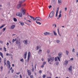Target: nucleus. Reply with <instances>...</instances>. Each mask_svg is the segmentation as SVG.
Here are the masks:
<instances>
[{
	"mask_svg": "<svg viewBox=\"0 0 78 78\" xmlns=\"http://www.w3.org/2000/svg\"><path fill=\"white\" fill-rule=\"evenodd\" d=\"M44 67V65L43 64L41 66V68H43Z\"/></svg>",
	"mask_w": 78,
	"mask_h": 78,
	"instance_id": "44",
	"label": "nucleus"
},
{
	"mask_svg": "<svg viewBox=\"0 0 78 78\" xmlns=\"http://www.w3.org/2000/svg\"><path fill=\"white\" fill-rule=\"evenodd\" d=\"M16 74H17V75H19V74H20V72H19L18 73H16Z\"/></svg>",
	"mask_w": 78,
	"mask_h": 78,
	"instance_id": "43",
	"label": "nucleus"
},
{
	"mask_svg": "<svg viewBox=\"0 0 78 78\" xmlns=\"http://www.w3.org/2000/svg\"><path fill=\"white\" fill-rule=\"evenodd\" d=\"M67 64H68V61L67 60H65L64 63V65H66V66H67Z\"/></svg>",
	"mask_w": 78,
	"mask_h": 78,
	"instance_id": "14",
	"label": "nucleus"
},
{
	"mask_svg": "<svg viewBox=\"0 0 78 78\" xmlns=\"http://www.w3.org/2000/svg\"><path fill=\"white\" fill-rule=\"evenodd\" d=\"M27 21L28 22H30V23L31 22V21L30 20H27Z\"/></svg>",
	"mask_w": 78,
	"mask_h": 78,
	"instance_id": "56",
	"label": "nucleus"
},
{
	"mask_svg": "<svg viewBox=\"0 0 78 78\" xmlns=\"http://www.w3.org/2000/svg\"><path fill=\"white\" fill-rule=\"evenodd\" d=\"M47 78H51V77H47Z\"/></svg>",
	"mask_w": 78,
	"mask_h": 78,
	"instance_id": "64",
	"label": "nucleus"
},
{
	"mask_svg": "<svg viewBox=\"0 0 78 78\" xmlns=\"http://www.w3.org/2000/svg\"><path fill=\"white\" fill-rule=\"evenodd\" d=\"M20 61H21V62H23L24 61H23V58H22L21 60Z\"/></svg>",
	"mask_w": 78,
	"mask_h": 78,
	"instance_id": "41",
	"label": "nucleus"
},
{
	"mask_svg": "<svg viewBox=\"0 0 78 78\" xmlns=\"http://www.w3.org/2000/svg\"><path fill=\"white\" fill-rule=\"evenodd\" d=\"M46 63H47V62H43V64L44 65H45V64H46Z\"/></svg>",
	"mask_w": 78,
	"mask_h": 78,
	"instance_id": "30",
	"label": "nucleus"
},
{
	"mask_svg": "<svg viewBox=\"0 0 78 78\" xmlns=\"http://www.w3.org/2000/svg\"><path fill=\"white\" fill-rule=\"evenodd\" d=\"M5 25L3 24L2 25V26H1V27H0V29H2V28H3V27L5 26Z\"/></svg>",
	"mask_w": 78,
	"mask_h": 78,
	"instance_id": "23",
	"label": "nucleus"
},
{
	"mask_svg": "<svg viewBox=\"0 0 78 78\" xmlns=\"http://www.w3.org/2000/svg\"><path fill=\"white\" fill-rule=\"evenodd\" d=\"M35 20L41 21L42 20V19L40 17H36L35 19Z\"/></svg>",
	"mask_w": 78,
	"mask_h": 78,
	"instance_id": "7",
	"label": "nucleus"
},
{
	"mask_svg": "<svg viewBox=\"0 0 78 78\" xmlns=\"http://www.w3.org/2000/svg\"><path fill=\"white\" fill-rule=\"evenodd\" d=\"M39 73H42V71L40 70L39 71Z\"/></svg>",
	"mask_w": 78,
	"mask_h": 78,
	"instance_id": "52",
	"label": "nucleus"
},
{
	"mask_svg": "<svg viewBox=\"0 0 78 78\" xmlns=\"http://www.w3.org/2000/svg\"><path fill=\"white\" fill-rule=\"evenodd\" d=\"M54 32V34L55 36H56L57 35V34H56V32H55V31H53Z\"/></svg>",
	"mask_w": 78,
	"mask_h": 78,
	"instance_id": "26",
	"label": "nucleus"
},
{
	"mask_svg": "<svg viewBox=\"0 0 78 78\" xmlns=\"http://www.w3.org/2000/svg\"><path fill=\"white\" fill-rule=\"evenodd\" d=\"M30 16V17L31 19L30 20H32V21H33V20H34V21H35V19H34V17L30 16Z\"/></svg>",
	"mask_w": 78,
	"mask_h": 78,
	"instance_id": "12",
	"label": "nucleus"
},
{
	"mask_svg": "<svg viewBox=\"0 0 78 78\" xmlns=\"http://www.w3.org/2000/svg\"><path fill=\"white\" fill-rule=\"evenodd\" d=\"M51 5H50L49 6H48V8H49V9H50L51 8Z\"/></svg>",
	"mask_w": 78,
	"mask_h": 78,
	"instance_id": "49",
	"label": "nucleus"
},
{
	"mask_svg": "<svg viewBox=\"0 0 78 78\" xmlns=\"http://www.w3.org/2000/svg\"><path fill=\"white\" fill-rule=\"evenodd\" d=\"M44 35H47V34L50 35V33L49 32H46L44 33Z\"/></svg>",
	"mask_w": 78,
	"mask_h": 78,
	"instance_id": "13",
	"label": "nucleus"
},
{
	"mask_svg": "<svg viewBox=\"0 0 78 78\" xmlns=\"http://www.w3.org/2000/svg\"><path fill=\"white\" fill-rule=\"evenodd\" d=\"M30 78H33V75H31L30 76Z\"/></svg>",
	"mask_w": 78,
	"mask_h": 78,
	"instance_id": "37",
	"label": "nucleus"
},
{
	"mask_svg": "<svg viewBox=\"0 0 78 78\" xmlns=\"http://www.w3.org/2000/svg\"><path fill=\"white\" fill-rule=\"evenodd\" d=\"M3 48H4V50H4L5 51H6V48H5V47H4Z\"/></svg>",
	"mask_w": 78,
	"mask_h": 78,
	"instance_id": "29",
	"label": "nucleus"
},
{
	"mask_svg": "<svg viewBox=\"0 0 78 78\" xmlns=\"http://www.w3.org/2000/svg\"><path fill=\"white\" fill-rule=\"evenodd\" d=\"M55 61H58V59H57V58L56 57L55 58Z\"/></svg>",
	"mask_w": 78,
	"mask_h": 78,
	"instance_id": "34",
	"label": "nucleus"
},
{
	"mask_svg": "<svg viewBox=\"0 0 78 78\" xmlns=\"http://www.w3.org/2000/svg\"><path fill=\"white\" fill-rule=\"evenodd\" d=\"M4 62V66H5L6 64V62Z\"/></svg>",
	"mask_w": 78,
	"mask_h": 78,
	"instance_id": "51",
	"label": "nucleus"
},
{
	"mask_svg": "<svg viewBox=\"0 0 78 78\" xmlns=\"http://www.w3.org/2000/svg\"><path fill=\"white\" fill-rule=\"evenodd\" d=\"M23 43L25 45H27L28 44V42H27V40H24L23 41Z\"/></svg>",
	"mask_w": 78,
	"mask_h": 78,
	"instance_id": "15",
	"label": "nucleus"
},
{
	"mask_svg": "<svg viewBox=\"0 0 78 78\" xmlns=\"http://www.w3.org/2000/svg\"><path fill=\"white\" fill-rule=\"evenodd\" d=\"M9 53H7L6 54V56H9Z\"/></svg>",
	"mask_w": 78,
	"mask_h": 78,
	"instance_id": "50",
	"label": "nucleus"
},
{
	"mask_svg": "<svg viewBox=\"0 0 78 78\" xmlns=\"http://www.w3.org/2000/svg\"><path fill=\"white\" fill-rule=\"evenodd\" d=\"M13 20L14 22H17V19L15 18H13Z\"/></svg>",
	"mask_w": 78,
	"mask_h": 78,
	"instance_id": "25",
	"label": "nucleus"
},
{
	"mask_svg": "<svg viewBox=\"0 0 78 78\" xmlns=\"http://www.w3.org/2000/svg\"><path fill=\"white\" fill-rule=\"evenodd\" d=\"M67 8L66 7V8H65V11H67Z\"/></svg>",
	"mask_w": 78,
	"mask_h": 78,
	"instance_id": "55",
	"label": "nucleus"
},
{
	"mask_svg": "<svg viewBox=\"0 0 78 78\" xmlns=\"http://www.w3.org/2000/svg\"><path fill=\"white\" fill-rule=\"evenodd\" d=\"M62 1L61 0H58V3L60 5V4L61 3Z\"/></svg>",
	"mask_w": 78,
	"mask_h": 78,
	"instance_id": "21",
	"label": "nucleus"
},
{
	"mask_svg": "<svg viewBox=\"0 0 78 78\" xmlns=\"http://www.w3.org/2000/svg\"><path fill=\"white\" fill-rule=\"evenodd\" d=\"M15 27H16V26L15 25H13L11 27V29H14V28H15Z\"/></svg>",
	"mask_w": 78,
	"mask_h": 78,
	"instance_id": "19",
	"label": "nucleus"
},
{
	"mask_svg": "<svg viewBox=\"0 0 78 78\" xmlns=\"http://www.w3.org/2000/svg\"><path fill=\"white\" fill-rule=\"evenodd\" d=\"M46 77V75L44 74L43 76V78H45Z\"/></svg>",
	"mask_w": 78,
	"mask_h": 78,
	"instance_id": "28",
	"label": "nucleus"
},
{
	"mask_svg": "<svg viewBox=\"0 0 78 78\" xmlns=\"http://www.w3.org/2000/svg\"><path fill=\"white\" fill-rule=\"evenodd\" d=\"M3 66H1L0 67V69H1V70H2L3 69Z\"/></svg>",
	"mask_w": 78,
	"mask_h": 78,
	"instance_id": "54",
	"label": "nucleus"
},
{
	"mask_svg": "<svg viewBox=\"0 0 78 78\" xmlns=\"http://www.w3.org/2000/svg\"><path fill=\"white\" fill-rule=\"evenodd\" d=\"M13 72H14V70L12 69V73H13Z\"/></svg>",
	"mask_w": 78,
	"mask_h": 78,
	"instance_id": "61",
	"label": "nucleus"
},
{
	"mask_svg": "<svg viewBox=\"0 0 78 78\" xmlns=\"http://www.w3.org/2000/svg\"><path fill=\"white\" fill-rule=\"evenodd\" d=\"M41 51H42V50L41 49H40L39 50V51H38V53H40V54L41 52Z\"/></svg>",
	"mask_w": 78,
	"mask_h": 78,
	"instance_id": "35",
	"label": "nucleus"
},
{
	"mask_svg": "<svg viewBox=\"0 0 78 78\" xmlns=\"http://www.w3.org/2000/svg\"><path fill=\"white\" fill-rule=\"evenodd\" d=\"M20 78H22V75H21V74H20Z\"/></svg>",
	"mask_w": 78,
	"mask_h": 78,
	"instance_id": "53",
	"label": "nucleus"
},
{
	"mask_svg": "<svg viewBox=\"0 0 78 78\" xmlns=\"http://www.w3.org/2000/svg\"><path fill=\"white\" fill-rule=\"evenodd\" d=\"M58 11L57 10L56 12V13L55 14V16L56 17H57L58 16Z\"/></svg>",
	"mask_w": 78,
	"mask_h": 78,
	"instance_id": "22",
	"label": "nucleus"
},
{
	"mask_svg": "<svg viewBox=\"0 0 78 78\" xmlns=\"http://www.w3.org/2000/svg\"><path fill=\"white\" fill-rule=\"evenodd\" d=\"M5 30H6V27H5V28H3V29H2L3 32H4V31H5Z\"/></svg>",
	"mask_w": 78,
	"mask_h": 78,
	"instance_id": "27",
	"label": "nucleus"
},
{
	"mask_svg": "<svg viewBox=\"0 0 78 78\" xmlns=\"http://www.w3.org/2000/svg\"><path fill=\"white\" fill-rule=\"evenodd\" d=\"M47 53H50V50H47Z\"/></svg>",
	"mask_w": 78,
	"mask_h": 78,
	"instance_id": "38",
	"label": "nucleus"
},
{
	"mask_svg": "<svg viewBox=\"0 0 78 78\" xmlns=\"http://www.w3.org/2000/svg\"><path fill=\"white\" fill-rule=\"evenodd\" d=\"M22 7H25V4H23V5H22Z\"/></svg>",
	"mask_w": 78,
	"mask_h": 78,
	"instance_id": "42",
	"label": "nucleus"
},
{
	"mask_svg": "<svg viewBox=\"0 0 78 78\" xmlns=\"http://www.w3.org/2000/svg\"><path fill=\"white\" fill-rule=\"evenodd\" d=\"M12 67H14V64H12Z\"/></svg>",
	"mask_w": 78,
	"mask_h": 78,
	"instance_id": "63",
	"label": "nucleus"
},
{
	"mask_svg": "<svg viewBox=\"0 0 78 78\" xmlns=\"http://www.w3.org/2000/svg\"><path fill=\"white\" fill-rule=\"evenodd\" d=\"M72 51V52H75V49L74 48H73V49Z\"/></svg>",
	"mask_w": 78,
	"mask_h": 78,
	"instance_id": "45",
	"label": "nucleus"
},
{
	"mask_svg": "<svg viewBox=\"0 0 78 78\" xmlns=\"http://www.w3.org/2000/svg\"><path fill=\"white\" fill-rule=\"evenodd\" d=\"M58 33H59V30L58 29H57Z\"/></svg>",
	"mask_w": 78,
	"mask_h": 78,
	"instance_id": "60",
	"label": "nucleus"
},
{
	"mask_svg": "<svg viewBox=\"0 0 78 78\" xmlns=\"http://www.w3.org/2000/svg\"><path fill=\"white\" fill-rule=\"evenodd\" d=\"M36 48H37V50H39V46H37L36 47Z\"/></svg>",
	"mask_w": 78,
	"mask_h": 78,
	"instance_id": "40",
	"label": "nucleus"
},
{
	"mask_svg": "<svg viewBox=\"0 0 78 78\" xmlns=\"http://www.w3.org/2000/svg\"><path fill=\"white\" fill-rule=\"evenodd\" d=\"M27 52L26 51L24 55V59H26V58H27Z\"/></svg>",
	"mask_w": 78,
	"mask_h": 78,
	"instance_id": "10",
	"label": "nucleus"
},
{
	"mask_svg": "<svg viewBox=\"0 0 78 78\" xmlns=\"http://www.w3.org/2000/svg\"><path fill=\"white\" fill-rule=\"evenodd\" d=\"M20 23H21V25L23 26L24 25L23 23V22H21Z\"/></svg>",
	"mask_w": 78,
	"mask_h": 78,
	"instance_id": "36",
	"label": "nucleus"
},
{
	"mask_svg": "<svg viewBox=\"0 0 78 78\" xmlns=\"http://www.w3.org/2000/svg\"><path fill=\"white\" fill-rule=\"evenodd\" d=\"M21 11H22V13H23V14L25 15V12H26V10L22 9L21 10Z\"/></svg>",
	"mask_w": 78,
	"mask_h": 78,
	"instance_id": "8",
	"label": "nucleus"
},
{
	"mask_svg": "<svg viewBox=\"0 0 78 78\" xmlns=\"http://www.w3.org/2000/svg\"><path fill=\"white\" fill-rule=\"evenodd\" d=\"M0 56H1L2 58H3V53L0 51Z\"/></svg>",
	"mask_w": 78,
	"mask_h": 78,
	"instance_id": "18",
	"label": "nucleus"
},
{
	"mask_svg": "<svg viewBox=\"0 0 78 78\" xmlns=\"http://www.w3.org/2000/svg\"><path fill=\"white\" fill-rule=\"evenodd\" d=\"M0 43H1V44H3V41H0Z\"/></svg>",
	"mask_w": 78,
	"mask_h": 78,
	"instance_id": "58",
	"label": "nucleus"
},
{
	"mask_svg": "<svg viewBox=\"0 0 78 78\" xmlns=\"http://www.w3.org/2000/svg\"><path fill=\"white\" fill-rule=\"evenodd\" d=\"M27 72H28V73L29 76H30V75H31V71H30V70H27Z\"/></svg>",
	"mask_w": 78,
	"mask_h": 78,
	"instance_id": "9",
	"label": "nucleus"
},
{
	"mask_svg": "<svg viewBox=\"0 0 78 78\" xmlns=\"http://www.w3.org/2000/svg\"><path fill=\"white\" fill-rule=\"evenodd\" d=\"M31 55V53L30 52H29L27 56V62H29V61H30V55Z\"/></svg>",
	"mask_w": 78,
	"mask_h": 78,
	"instance_id": "6",
	"label": "nucleus"
},
{
	"mask_svg": "<svg viewBox=\"0 0 78 78\" xmlns=\"http://www.w3.org/2000/svg\"><path fill=\"white\" fill-rule=\"evenodd\" d=\"M6 66H8V67L9 66V69H10V68H11V65H10V62H9V61H7Z\"/></svg>",
	"mask_w": 78,
	"mask_h": 78,
	"instance_id": "4",
	"label": "nucleus"
},
{
	"mask_svg": "<svg viewBox=\"0 0 78 78\" xmlns=\"http://www.w3.org/2000/svg\"><path fill=\"white\" fill-rule=\"evenodd\" d=\"M61 12H62L61 11H59V14H61Z\"/></svg>",
	"mask_w": 78,
	"mask_h": 78,
	"instance_id": "57",
	"label": "nucleus"
},
{
	"mask_svg": "<svg viewBox=\"0 0 78 78\" xmlns=\"http://www.w3.org/2000/svg\"><path fill=\"white\" fill-rule=\"evenodd\" d=\"M72 66H70V67L69 68L68 70H69L70 72H72Z\"/></svg>",
	"mask_w": 78,
	"mask_h": 78,
	"instance_id": "16",
	"label": "nucleus"
},
{
	"mask_svg": "<svg viewBox=\"0 0 78 78\" xmlns=\"http://www.w3.org/2000/svg\"><path fill=\"white\" fill-rule=\"evenodd\" d=\"M36 22L37 24H39V25H41V23L40 22H37V21H36Z\"/></svg>",
	"mask_w": 78,
	"mask_h": 78,
	"instance_id": "20",
	"label": "nucleus"
},
{
	"mask_svg": "<svg viewBox=\"0 0 78 78\" xmlns=\"http://www.w3.org/2000/svg\"><path fill=\"white\" fill-rule=\"evenodd\" d=\"M66 53L68 55V54H69V51H66Z\"/></svg>",
	"mask_w": 78,
	"mask_h": 78,
	"instance_id": "33",
	"label": "nucleus"
},
{
	"mask_svg": "<svg viewBox=\"0 0 78 78\" xmlns=\"http://www.w3.org/2000/svg\"><path fill=\"white\" fill-rule=\"evenodd\" d=\"M57 58L58 59V61H60V58L58 56L57 57Z\"/></svg>",
	"mask_w": 78,
	"mask_h": 78,
	"instance_id": "31",
	"label": "nucleus"
},
{
	"mask_svg": "<svg viewBox=\"0 0 78 78\" xmlns=\"http://www.w3.org/2000/svg\"><path fill=\"white\" fill-rule=\"evenodd\" d=\"M9 56H12V55L11 54H9Z\"/></svg>",
	"mask_w": 78,
	"mask_h": 78,
	"instance_id": "59",
	"label": "nucleus"
},
{
	"mask_svg": "<svg viewBox=\"0 0 78 78\" xmlns=\"http://www.w3.org/2000/svg\"><path fill=\"white\" fill-rule=\"evenodd\" d=\"M16 44H19V45L20 46V42H19V41L18 40H17L16 41Z\"/></svg>",
	"mask_w": 78,
	"mask_h": 78,
	"instance_id": "17",
	"label": "nucleus"
},
{
	"mask_svg": "<svg viewBox=\"0 0 78 78\" xmlns=\"http://www.w3.org/2000/svg\"><path fill=\"white\" fill-rule=\"evenodd\" d=\"M21 5H22V2L20 1L19 2V4H18L16 6V8L18 9L20 8V7L21 6Z\"/></svg>",
	"mask_w": 78,
	"mask_h": 78,
	"instance_id": "5",
	"label": "nucleus"
},
{
	"mask_svg": "<svg viewBox=\"0 0 78 78\" xmlns=\"http://www.w3.org/2000/svg\"><path fill=\"white\" fill-rule=\"evenodd\" d=\"M62 52H60L58 53V56L59 58L62 57Z\"/></svg>",
	"mask_w": 78,
	"mask_h": 78,
	"instance_id": "11",
	"label": "nucleus"
},
{
	"mask_svg": "<svg viewBox=\"0 0 78 78\" xmlns=\"http://www.w3.org/2000/svg\"><path fill=\"white\" fill-rule=\"evenodd\" d=\"M55 27V28L56 27V24H54Z\"/></svg>",
	"mask_w": 78,
	"mask_h": 78,
	"instance_id": "62",
	"label": "nucleus"
},
{
	"mask_svg": "<svg viewBox=\"0 0 78 78\" xmlns=\"http://www.w3.org/2000/svg\"><path fill=\"white\" fill-rule=\"evenodd\" d=\"M53 16H54V11H52L51 12L49 16L50 18H52L53 17Z\"/></svg>",
	"mask_w": 78,
	"mask_h": 78,
	"instance_id": "2",
	"label": "nucleus"
},
{
	"mask_svg": "<svg viewBox=\"0 0 78 78\" xmlns=\"http://www.w3.org/2000/svg\"><path fill=\"white\" fill-rule=\"evenodd\" d=\"M14 78H20L19 77L17 76H15L14 77Z\"/></svg>",
	"mask_w": 78,
	"mask_h": 78,
	"instance_id": "32",
	"label": "nucleus"
},
{
	"mask_svg": "<svg viewBox=\"0 0 78 78\" xmlns=\"http://www.w3.org/2000/svg\"><path fill=\"white\" fill-rule=\"evenodd\" d=\"M31 70L32 72H33L34 71V67L32 68Z\"/></svg>",
	"mask_w": 78,
	"mask_h": 78,
	"instance_id": "24",
	"label": "nucleus"
},
{
	"mask_svg": "<svg viewBox=\"0 0 78 78\" xmlns=\"http://www.w3.org/2000/svg\"><path fill=\"white\" fill-rule=\"evenodd\" d=\"M61 16H62L61 14H60L58 16H59V18H60V17H61Z\"/></svg>",
	"mask_w": 78,
	"mask_h": 78,
	"instance_id": "39",
	"label": "nucleus"
},
{
	"mask_svg": "<svg viewBox=\"0 0 78 78\" xmlns=\"http://www.w3.org/2000/svg\"><path fill=\"white\" fill-rule=\"evenodd\" d=\"M54 60H55V58H54V57H52L50 58H48V62H49L50 61V62H53V61H54Z\"/></svg>",
	"mask_w": 78,
	"mask_h": 78,
	"instance_id": "1",
	"label": "nucleus"
},
{
	"mask_svg": "<svg viewBox=\"0 0 78 78\" xmlns=\"http://www.w3.org/2000/svg\"><path fill=\"white\" fill-rule=\"evenodd\" d=\"M15 42V40L14 39H13L12 40V42Z\"/></svg>",
	"mask_w": 78,
	"mask_h": 78,
	"instance_id": "47",
	"label": "nucleus"
},
{
	"mask_svg": "<svg viewBox=\"0 0 78 78\" xmlns=\"http://www.w3.org/2000/svg\"><path fill=\"white\" fill-rule=\"evenodd\" d=\"M16 16H19L20 17H22V14L20 12H18L16 13Z\"/></svg>",
	"mask_w": 78,
	"mask_h": 78,
	"instance_id": "3",
	"label": "nucleus"
},
{
	"mask_svg": "<svg viewBox=\"0 0 78 78\" xmlns=\"http://www.w3.org/2000/svg\"><path fill=\"white\" fill-rule=\"evenodd\" d=\"M58 64H59V62H56V65H57V66H58Z\"/></svg>",
	"mask_w": 78,
	"mask_h": 78,
	"instance_id": "48",
	"label": "nucleus"
},
{
	"mask_svg": "<svg viewBox=\"0 0 78 78\" xmlns=\"http://www.w3.org/2000/svg\"><path fill=\"white\" fill-rule=\"evenodd\" d=\"M59 42H60L59 40H58L56 41V42H57V43H59Z\"/></svg>",
	"mask_w": 78,
	"mask_h": 78,
	"instance_id": "46",
	"label": "nucleus"
}]
</instances>
